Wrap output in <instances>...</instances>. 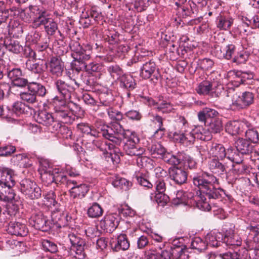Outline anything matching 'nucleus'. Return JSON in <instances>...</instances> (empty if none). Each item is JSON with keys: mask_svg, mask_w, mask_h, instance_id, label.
I'll return each instance as SVG.
<instances>
[{"mask_svg": "<svg viewBox=\"0 0 259 259\" xmlns=\"http://www.w3.org/2000/svg\"><path fill=\"white\" fill-rule=\"evenodd\" d=\"M196 90L199 95H209L211 90H214L213 83L203 81L199 84Z\"/></svg>", "mask_w": 259, "mask_h": 259, "instance_id": "obj_41", "label": "nucleus"}, {"mask_svg": "<svg viewBox=\"0 0 259 259\" xmlns=\"http://www.w3.org/2000/svg\"><path fill=\"white\" fill-rule=\"evenodd\" d=\"M45 29L48 35H53L58 30V25L54 19L51 18L45 26Z\"/></svg>", "mask_w": 259, "mask_h": 259, "instance_id": "obj_55", "label": "nucleus"}, {"mask_svg": "<svg viewBox=\"0 0 259 259\" xmlns=\"http://www.w3.org/2000/svg\"><path fill=\"white\" fill-rule=\"evenodd\" d=\"M35 184L31 180L23 179L20 182L19 188L20 191L26 196Z\"/></svg>", "mask_w": 259, "mask_h": 259, "instance_id": "obj_46", "label": "nucleus"}, {"mask_svg": "<svg viewBox=\"0 0 259 259\" xmlns=\"http://www.w3.org/2000/svg\"><path fill=\"white\" fill-rule=\"evenodd\" d=\"M170 251L172 259H188L189 258L187 251L183 245H176L172 244Z\"/></svg>", "mask_w": 259, "mask_h": 259, "instance_id": "obj_27", "label": "nucleus"}, {"mask_svg": "<svg viewBox=\"0 0 259 259\" xmlns=\"http://www.w3.org/2000/svg\"><path fill=\"white\" fill-rule=\"evenodd\" d=\"M137 161L139 166L145 168L146 170L152 169L155 164L154 160L147 156H138Z\"/></svg>", "mask_w": 259, "mask_h": 259, "instance_id": "obj_40", "label": "nucleus"}, {"mask_svg": "<svg viewBox=\"0 0 259 259\" xmlns=\"http://www.w3.org/2000/svg\"><path fill=\"white\" fill-rule=\"evenodd\" d=\"M165 162L172 165L179 164L184 159V154L181 152H178L176 155L166 152L162 159Z\"/></svg>", "mask_w": 259, "mask_h": 259, "instance_id": "obj_30", "label": "nucleus"}, {"mask_svg": "<svg viewBox=\"0 0 259 259\" xmlns=\"http://www.w3.org/2000/svg\"><path fill=\"white\" fill-rule=\"evenodd\" d=\"M235 50V47L232 44L228 45L224 48L222 47L220 49L221 54L219 57L229 60L232 58Z\"/></svg>", "mask_w": 259, "mask_h": 259, "instance_id": "obj_48", "label": "nucleus"}, {"mask_svg": "<svg viewBox=\"0 0 259 259\" xmlns=\"http://www.w3.org/2000/svg\"><path fill=\"white\" fill-rule=\"evenodd\" d=\"M170 177L175 183L181 185L187 182L188 174L184 168L181 167H173L169 169Z\"/></svg>", "mask_w": 259, "mask_h": 259, "instance_id": "obj_14", "label": "nucleus"}, {"mask_svg": "<svg viewBox=\"0 0 259 259\" xmlns=\"http://www.w3.org/2000/svg\"><path fill=\"white\" fill-rule=\"evenodd\" d=\"M136 178L138 183L141 186L148 188H152L153 185L147 179L145 175L139 172L136 175Z\"/></svg>", "mask_w": 259, "mask_h": 259, "instance_id": "obj_53", "label": "nucleus"}, {"mask_svg": "<svg viewBox=\"0 0 259 259\" xmlns=\"http://www.w3.org/2000/svg\"><path fill=\"white\" fill-rule=\"evenodd\" d=\"M51 219L53 223L60 228L67 226L69 221L67 214L60 208H55L52 211Z\"/></svg>", "mask_w": 259, "mask_h": 259, "instance_id": "obj_19", "label": "nucleus"}, {"mask_svg": "<svg viewBox=\"0 0 259 259\" xmlns=\"http://www.w3.org/2000/svg\"><path fill=\"white\" fill-rule=\"evenodd\" d=\"M0 183L9 187L14 186L15 179L13 170L6 167H0Z\"/></svg>", "mask_w": 259, "mask_h": 259, "instance_id": "obj_17", "label": "nucleus"}, {"mask_svg": "<svg viewBox=\"0 0 259 259\" xmlns=\"http://www.w3.org/2000/svg\"><path fill=\"white\" fill-rule=\"evenodd\" d=\"M28 91L20 94L22 101L28 104H33L36 102V95L43 97L46 94L45 87L35 81L30 82L28 84Z\"/></svg>", "mask_w": 259, "mask_h": 259, "instance_id": "obj_6", "label": "nucleus"}, {"mask_svg": "<svg viewBox=\"0 0 259 259\" xmlns=\"http://www.w3.org/2000/svg\"><path fill=\"white\" fill-rule=\"evenodd\" d=\"M7 230L9 234L21 237L26 236L28 233V230L25 224L17 222H11Z\"/></svg>", "mask_w": 259, "mask_h": 259, "instance_id": "obj_16", "label": "nucleus"}, {"mask_svg": "<svg viewBox=\"0 0 259 259\" xmlns=\"http://www.w3.org/2000/svg\"><path fill=\"white\" fill-rule=\"evenodd\" d=\"M222 130L221 121L219 119H213L208 125V131L213 134L220 133Z\"/></svg>", "mask_w": 259, "mask_h": 259, "instance_id": "obj_52", "label": "nucleus"}, {"mask_svg": "<svg viewBox=\"0 0 259 259\" xmlns=\"http://www.w3.org/2000/svg\"><path fill=\"white\" fill-rule=\"evenodd\" d=\"M16 151L15 146L8 145L0 147V156H9Z\"/></svg>", "mask_w": 259, "mask_h": 259, "instance_id": "obj_58", "label": "nucleus"}, {"mask_svg": "<svg viewBox=\"0 0 259 259\" xmlns=\"http://www.w3.org/2000/svg\"><path fill=\"white\" fill-rule=\"evenodd\" d=\"M218 115V112L214 109L208 107L203 108L197 114L200 122L205 124L207 118H214Z\"/></svg>", "mask_w": 259, "mask_h": 259, "instance_id": "obj_29", "label": "nucleus"}, {"mask_svg": "<svg viewBox=\"0 0 259 259\" xmlns=\"http://www.w3.org/2000/svg\"><path fill=\"white\" fill-rule=\"evenodd\" d=\"M120 218L117 213L106 215L100 222V227L105 232L111 233L117 227Z\"/></svg>", "mask_w": 259, "mask_h": 259, "instance_id": "obj_10", "label": "nucleus"}, {"mask_svg": "<svg viewBox=\"0 0 259 259\" xmlns=\"http://www.w3.org/2000/svg\"><path fill=\"white\" fill-rule=\"evenodd\" d=\"M108 114L111 119L117 121H119L123 118L122 114L120 111L115 110L113 108L108 109Z\"/></svg>", "mask_w": 259, "mask_h": 259, "instance_id": "obj_64", "label": "nucleus"}, {"mask_svg": "<svg viewBox=\"0 0 259 259\" xmlns=\"http://www.w3.org/2000/svg\"><path fill=\"white\" fill-rule=\"evenodd\" d=\"M209 168L213 173L222 175L227 173L229 166L227 163H223L216 159H213L209 162Z\"/></svg>", "mask_w": 259, "mask_h": 259, "instance_id": "obj_26", "label": "nucleus"}, {"mask_svg": "<svg viewBox=\"0 0 259 259\" xmlns=\"http://www.w3.org/2000/svg\"><path fill=\"white\" fill-rule=\"evenodd\" d=\"M107 70L114 79H119L123 74L122 69L117 65H111L108 67Z\"/></svg>", "mask_w": 259, "mask_h": 259, "instance_id": "obj_51", "label": "nucleus"}, {"mask_svg": "<svg viewBox=\"0 0 259 259\" xmlns=\"http://www.w3.org/2000/svg\"><path fill=\"white\" fill-rule=\"evenodd\" d=\"M68 237L72 246L74 247L78 246H81V245H85L84 240L81 237L79 234L76 233L72 232L69 233Z\"/></svg>", "mask_w": 259, "mask_h": 259, "instance_id": "obj_47", "label": "nucleus"}, {"mask_svg": "<svg viewBox=\"0 0 259 259\" xmlns=\"http://www.w3.org/2000/svg\"><path fill=\"white\" fill-rule=\"evenodd\" d=\"M4 45L7 50L15 54H18L23 51V47L20 45L19 42L14 39H6Z\"/></svg>", "mask_w": 259, "mask_h": 259, "instance_id": "obj_31", "label": "nucleus"}, {"mask_svg": "<svg viewBox=\"0 0 259 259\" xmlns=\"http://www.w3.org/2000/svg\"><path fill=\"white\" fill-rule=\"evenodd\" d=\"M215 183H210L202 191L201 195L203 196V199L207 197L208 199H216L221 197V192H223V190L217 189L214 186Z\"/></svg>", "mask_w": 259, "mask_h": 259, "instance_id": "obj_23", "label": "nucleus"}, {"mask_svg": "<svg viewBox=\"0 0 259 259\" xmlns=\"http://www.w3.org/2000/svg\"><path fill=\"white\" fill-rule=\"evenodd\" d=\"M118 213L125 217H133L135 215V211L127 205L121 206L118 209Z\"/></svg>", "mask_w": 259, "mask_h": 259, "instance_id": "obj_57", "label": "nucleus"}, {"mask_svg": "<svg viewBox=\"0 0 259 259\" xmlns=\"http://www.w3.org/2000/svg\"><path fill=\"white\" fill-rule=\"evenodd\" d=\"M54 105L56 120L60 122L71 124L76 118V116L70 110L66 104V102L63 100H59L58 97L54 98Z\"/></svg>", "mask_w": 259, "mask_h": 259, "instance_id": "obj_5", "label": "nucleus"}, {"mask_svg": "<svg viewBox=\"0 0 259 259\" xmlns=\"http://www.w3.org/2000/svg\"><path fill=\"white\" fill-rule=\"evenodd\" d=\"M147 149L151 154L154 157L163 159V156L166 153L164 147L159 143L151 140L148 142Z\"/></svg>", "mask_w": 259, "mask_h": 259, "instance_id": "obj_21", "label": "nucleus"}, {"mask_svg": "<svg viewBox=\"0 0 259 259\" xmlns=\"http://www.w3.org/2000/svg\"><path fill=\"white\" fill-rule=\"evenodd\" d=\"M55 172H57V169H52L51 168L48 169H42L40 174L41 179L42 182L47 185H49L54 183Z\"/></svg>", "mask_w": 259, "mask_h": 259, "instance_id": "obj_37", "label": "nucleus"}, {"mask_svg": "<svg viewBox=\"0 0 259 259\" xmlns=\"http://www.w3.org/2000/svg\"><path fill=\"white\" fill-rule=\"evenodd\" d=\"M213 61L208 58H204L198 61L199 67L204 70H207L211 69L213 65Z\"/></svg>", "mask_w": 259, "mask_h": 259, "instance_id": "obj_63", "label": "nucleus"}, {"mask_svg": "<svg viewBox=\"0 0 259 259\" xmlns=\"http://www.w3.org/2000/svg\"><path fill=\"white\" fill-rule=\"evenodd\" d=\"M226 157L234 163H240L243 161V155L237 149L230 147L227 149Z\"/></svg>", "mask_w": 259, "mask_h": 259, "instance_id": "obj_38", "label": "nucleus"}, {"mask_svg": "<svg viewBox=\"0 0 259 259\" xmlns=\"http://www.w3.org/2000/svg\"><path fill=\"white\" fill-rule=\"evenodd\" d=\"M252 127L251 124L246 119L231 121L227 123L226 130L232 135L240 134L247 128Z\"/></svg>", "mask_w": 259, "mask_h": 259, "instance_id": "obj_11", "label": "nucleus"}, {"mask_svg": "<svg viewBox=\"0 0 259 259\" xmlns=\"http://www.w3.org/2000/svg\"><path fill=\"white\" fill-rule=\"evenodd\" d=\"M35 119L38 123L48 127L52 132L60 133L66 139L71 136V131L59 123L50 113L46 111H39L35 114Z\"/></svg>", "mask_w": 259, "mask_h": 259, "instance_id": "obj_3", "label": "nucleus"}, {"mask_svg": "<svg viewBox=\"0 0 259 259\" xmlns=\"http://www.w3.org/2000/svg\"><path fill=\"white\" fill-rule=\"evenodd\" d=\"M203 196L200 193L198 195V192L197 194L194 195V194L192 192H184L183 191H179L177 194V199L178 201L176 202V204H181L185 203L187 198L192 199L194 198L195 201H198L199 204L201 205L202 208L204 210L209 211L211 209V207L209 203L206 201V198L203 199Z\"/></svg>", "mask_w": 259, "mask_h": 259, "instance_id": "obj_7", "label": "nucleus"}, {"mask_svg": "<svg viewBox=\"0 0 259 259\" xmlns=\"http://www.w3.org/2000/svg\"><path fill=\"white\" fill-rule=\"evenodd\" d=\"M174 137L176 140L186 146L192 145L195 140L194 134L187 130L174 133Z\"/></svg>", "mask_w": 259, "mask_h": 259, "instance_id": "obj_15", "label": "nucleus"}, {"mask_svg": "<svg viewBox=\"0 0 259 259\" xmlns=\"http://www.w3.org/2000/svg\"><path fill=\"white\" fill-rule=\"evenodd\" d=\"M42 246L43 249L46 251L51 253H55L58 250L57 245L48 240H44L42 241Z\"/></svg>", "mask_w": 259, "mask_h": 259, "instance_id": "obj_54", "label": "nucleus"}, {"mask_svg": "<svg viewBox=\"0 0 259 259\" xmlns=\"http://www.w3.org/2000/svg\"><path fill=\"white\" fill-rule=\"evenodd\" d=\"M14 190L12 187L5 186L0 183V200H11L14 198Z\"/></svg>", "mask_w": 259, "mask_h": 259, "instance_id": "obj_42", "label": "nucleus"}, {"mask_svg": "<svg viewBox=\"0 0 259 259\" xmlns=\"http://www.w3.org/2000/svg\"><path fill=\"white\" fill-rule=\"evenodd\" d=\"M54 183L56 185L63 184L67 187H70L71 185L76 184V181L68 179L63 173L59 172L58 169H57V172H55Z\"/></svg>", "mask_w": 259, "mask_h": 259, "instance_id": "obj_36", "label": "nucleus"}, {"mask_svg": "<svg viewBox=\"0 0 259 259\" xmlns=\"http://www.w3.org/2000/svg\"><path fill=\"white\" fill-rule=\"evenodd\" d=\"M156 108L158 111L163 113L171 112L174 110L173 106L169 102L166 101H160L156 104Z\"/></svg>", "mask_w": 259, "mask_h": 259, "instance_id": "obj_50", "label": "nucleus"}, {"mask_svg": "<svg viewBox=\"0 0 259 259\" xmlns=\"http://www.w3.org/2000/svg\"><path fill=\"white\" fill-rule=\"evenodd\" d=\"M245 137L250 141L257 143L258 141V132L254 129H248L245 132Z\"/></svg>", "mask_w": 259, "mask_h": 259, "instance_id": "obj_61", "label": "nucleus"}, {"mask_svg": "<svg viewBox=\"0 0 259 259\" xmlns=\"http://www.w3.org/2000/svg\"><path fill=\"white\" fill-rule=\"evenodd\" d=\"M111 248L114 251H119L120 250H126L130 246V241L125 234H120L117 238L116 241L111 242Z\"/></svg>", "mask_w": 259, "mask_h": 259, "instance_id": "obj_20", "label": "nucleus"}, {"mask_svg": "<svg viewBox=\"0 0 259 259\" xmlns=\"http://www.w3.org/2000/svg\"><path fill=\"white\" fill-rule=\"evenodd\" d=\"M51 18L50 15L47 12L43 11L40 12L38 14V16L34 20L33 24L35 27H39L41 25L45 26Z\"/></svg>", "mask_w": 259, "mask_h": 259, "instance_id": "obj_43", "label": "nucleus"}, {"mask_svg": "<svg viewBox=\"0 0 259 259\" xmlns=\"http://www.w3.org/2000/svg\"><path fill=\"white\" fill-rule=\"evenodd\" d=\"M103 209L101 206L97 202L93 203L87 211V214L90 218H98L102 215Z\"/></svg>", "mask_w": 259, "mask_h": 259, "instance_id": "obj_39", "label": "nucleus"}, {"mask_svg": "<svg viewBox=\"0 0 259 259\" xmlns=\"http://www.w3.org/2000/svg\"><path fill=\"white\" fill-rule=\"evenodd\" d=\"M102 131L105 139L117 145H120L124 139H126L123 150L128 155L138 157L145 151V149L139 145L140 139L137 134L130 130L125 131L118 122L110 126H104Z\"/></svg>", "mask_w": 259, "mask_h": 259, "instance_id": "obj_1", "label": "nucleus"}, {"mask_svg": "<svg viewBox=\"0 0 259 259\" xmlns=\"http://www.w3.org/2000/svg\"><path fill=\"white\" fill-rule=\"evenodd\" d=\"M248 55L245 52L238 53L233 59V62L237 64L245 63L247 60Z\"/></svg>", "mask_w": 259, "mask_h": 259, "instance_id": "obj_62", "label": "nucleus"}, {"mask_svg": "<svg viewBox=\"0 0 259 259\" xmlns=\"http://www.w3.org/2000/svg\"><path fill=\"white\" fill-rule=\"evenodd\" d=\"M119 81L121 87L129 91L134 90L136 85L135 80L131 75L122 74Z\"/></svg>", "mask_w": 259, "mask_h": 259, "instance_id": "obj_33", "label": "nucleus"}, {"mask_svg": "<svg viewBox=\"0 0 259 259\" xmlns=\"http://www.w3.org/2000/svg\"><path fill=\"white\" fill-rule=\"evenodd\" d=\"M235 145L237 151L241 155L249 154L253 149V147L249 141L242 138L238 139L235 142Z\"/></svg>", "mask_w": 259, "mask_h": 259, "instance_id": "obj_24", "label": "nucleus"}, {"mask_svg": "<svg viewBox=\"0 0 259 259\" xmlns=\"http://www.w3.org/2000/svg\"><path fill=\"white\" fill-rule=\"evenodd\" d=\"M191 247L198 250L199 252H201L206 248L207 244L205 241H204L200 237H196L192 239Z\"/></svg>", "mask_w": 259, "mask_h": 259, "instance_id": "obj_44", "label": "nucleus"}, {"mask_svg": "<svg viewBox=\"0 0 259 259\" xmlns=\"http://www.w3.org/2000/svg\"><path fill=\"white\" fill-rule=\"evenodd\" d=\"M223 241L227 246H239L241 244V241L237 235L234 234L228 235L227 233L223 237Z\"/></svg>", "mask_w": 259, "mask_h": 259, "instance_id": "obj_49", "label": "nucleus"}, {"mask_svg": "<svg viewBox=\"0 0 259 259\" xmlns=\"http://www.w3.org/2000/svg\"><path fill=\"white\" fill-rule=\"evenodd\" d=\"M111 183L114 187L124 190L129 189L132 185L131 182L118 176H114L111 178Z\"/></svg>", "mask_w": 259, "mask_h": 259, "instance_id": "obj_32", "label": "nucleus"}, {"mask_svg": "<svg viewBox=\"0 0 259 259\" xmlns=\"http://www.w3.org/2000/svg\"><path fill=\"white\" fill-rule=\"evenodd\" d=\"M209 153L213 157L218 159H223L227 155V151L224 146L220 144L212 143L210 149L209 150Z\"/></svg>", "mask_w": 259, "mask_h": 259, "instance_id": "obj_28", "label": "nucleus"}, {"mask_svg": "<svg viewBox=\"0 0 259 259\" xmlns=\"http://www.w3.org/2000/svg\"><path fill=\"white\" fill-rule=\"evenodd\" d=\"M41 191L40 188L35 184L26 195L30 199H38L41 197Z\"/></svg>", "mask_w": 259, "mask_h": 259, "instance_id": "obj_56", "label": "nucleus"}, {"mask_svg": "<svg viewBox=\"0 0 259 259\" xmlns=\"http://www.w3.org/2000/svg\"><path fill=\"white\" fill-rule=\"evenodd\" d=\"M9 202V211H12L14 214L18 211L19 207L21 205V201L18 196L14 193V198L11 200H6Z\"/></svg>", "mask_w": 259, "mask_h": 259, "instance_id": "obj_45", "label": "nucleus"}, {"mask_svg": "<svg viewBox=\"0 0 259 259\" xmlns=\"http://www.w3.org/2000/svg\"><path fill=\"white\" fill-rule=\"evenodd\" d=\"M140 75L144 79L151 78V80L153 82L157 81L160 77L158 68L156 67L155 62L151 60L143 64L140 69Z\"/></svg>", "mask_w": 259, "mask_h": 259, "instance_id": "obj_8", "label": "nucleus"}, {"mask_svg": "<svg viewBox=\"0 0 259 259\" xmlns=\"http://www.w3.org/2000/svg\"><path fill=\"white\" fill-rule=\"evenodd\" d=\"M26 67L32 73L38 74V77L39 75L45 71V68L47 67V64H46V67H45L42 64L35 63L34 61L29 59L26 62Z\"/></svg>", "mask_w": 259, "mask_h": 259, "instance_id": "obj_35", "label": "nucleus"}, {"mask_svg": "<svg viewBox=\"0 0 259 259\" xmlns=\"http://www.w3.org/2000/svg\"><path fill=\"white\" fill-rule=\"evenodd\" d=\"M8 78L13 82L19 77L22 76V70L20 68H13L7 72Z\"/></svg>", "mask_w": 259, "mask_h": 259, "instance_id": "obj_60", "label": "nucleus"}, {"mask_svg": "<svg viewBox=\"0 0 259 259\" xmlns=\"http://www.w3.org/2000/svg\"><path fill=\"white\" fill-rule=\"evenodd\" d=\"M50 73L54 76L61 77L64 71V64L61 59L53 57L49 63Z\"/></svg>", "mask_w": 259, "mask_h": 259, "instance_id": "obj_18", "label": "nucleus"}, {"mask_svg": "<svg viewBox=\"0 0 259 259\" xmlns=\"http://www.w3.org/2000/svg\"><path fill=\"white\" fill-rule=\"evenodd\" d=\"M55 85L58 92L62 96L63 100L66 101L71 98V95L74 92L75 89L71 82H66L62 79H57Z\"/></svg>", "mask_w": 259, "mask_h": 259, "instance_id": "obj_13", "label": "nucleus"}, {"mask_svg": "<svg viewBox=\"0 0 259 259\" xmlns=\"http://www.w3.org/2000/svg\"><path fill=\"white\" fill-rule=\"evenodd\" d=\"M69 47L71 52V56L73 61L71 63L72 68L79 72L84 70L85 71L92 73L100 72L102 66L97 63L88 61L91 59L92 47L89 44L81 45L78 41L71 40Z\"/></svg>", "mask_w": 259, "mask_h": 259, "instance_id": "obj_2", "label": "nucleus"}, {"mask_svg": "<svg viewBox=\"0 0 259 259\" xmlns=\"http://www.w3.org/2000/svg\"><path fill=\"white\" fill-rule=\"evenodd\" d=\"M225 92L226 97L231 98L230 107L233 110L240 111L246 109L254 102V95L251 92L245 91L238 93L233 89H230Z\"/></svg>", "mask_w": 259, "mask_h": 259, "instance_id": "obj_4", "label": "nucleus"}, {"mask_svg": "<svg viewBox=\"0 0 259 259\" xmlns=\"http://www.w3.org/2000/svg\"><path fill=\"white\" fill-rule=\"evenodd\" d=\"M9 15V10L6 8V4L0 1V24L7 20Z\"/></svg>", "mask_w": 259, "mask_h": 259, "instance_id": "obj_59", "label": "nucleus"}, {"mask_svg": "<svg viewBox=\"0 0 259 259\" xmlns=\"http://www.w3.org/2000/svg\"><path fill=\"white\" fill-rule=\"evenodd\" d=\"M223 240V234L221 233L208 234L205 237L207 246L209 245L213 247H217L220 245Z\"/></svg>", "mask_w": 259, "mask_h": 259, "instance_id": "obj_34", "label": "nucleus"}, {"mask_svg": "<svg viewBox=\"0 0 259 259\" xmlns=\"http://www.w3.org/2000/svg\"><path fill=\"white\" fill-rule=\"evenodd\" d=\"M29 223L36 229L42 231H47L51 228L50 222L41 212L32 215L29 220Z\"/></svg>", "mask_w": 259, "mask_h": 259, "instance_id": "obj_12", "label": "nucleus"}, {"mask_svg": "<svg viewBox=\"0 0 259 259\" xmlns=\"http://www.w3.org/2000/svg\"><path fill=\"white\" fill-rule=\"evenodd\" d=\"M234 19L229 16L220 14L216 19V25L220 30H228L233 24Z\"/></svg>", "mask_w": 259, "mask_h": 259, "instance_id": "obj_25", "label": "nucleus"}, {"mask_svg": "<svg viewBox=\"0 0 259 259\" xmlns=\"http://www.w3.org/2000/svg\"><path fill=\"white\" fill-rule=\"evenodd\" d=\"M77 183L71 185L70 194L71 197L74 199H81L83 198L89 190V188L86 184H81L76 185Z\"/></svg>", "mask_w": 259, "mask_h": 259, "instance_id": "obj_22", "label": "nucleus"}, {"mask_svg": "<svg viewBox=\"0 0 259 259\" xmlns=\"http://www.w3.org/2000/svg\"><path fill=\"white\" fill-rule=\"evenodd\" d=\"M192 181L194 185L199 189L201 194L210 183H218L215 177L206 172L194 175L192 178Z\"/></svg>", "mask_w": 259, "mask_h": 259, "instance_id": "obj_9", "label": "nucleus"}]
</instances>
